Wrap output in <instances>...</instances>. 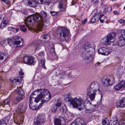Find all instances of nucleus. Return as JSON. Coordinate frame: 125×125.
<instances>
[{
	"instance_id": "nucleus-32",
	"label": "nucleus",
	"mask_w": 125,
	"mask_h": 125,
	"mask_svg": "<svg viewBox=\"0 0 125 125\" xmlns=\"http://www.w3.org/2000/svg\"><path fill=\"white\" fill-rule=\"evenodd\" d=\"M17 91L19 95L22 96H24V91L22 90L21 88L18 89H17Z\"/></svg>"
},
{
	"instance_id": "nucleus-23",
	"label": "nucleus",
	"mask_w": 125,
	"mask_h": 125,
	"mask_svg": "<svg viewBox=\"0 0 125 125\" xmlns=\"http://www.w3.org/2000/svg\"><path fill=\"white\" fill-rule=\"evenodd\" d=\"M64 119L63 117H62L60 118H54V125H62L61 122V119Z\"/></svg>"
},
{
	"instance_id": "nucleus-62",
	"label": "nucleus",
	"mask_w": 125,
	"mask_h": 125,
	"mask_svg": "<svg viewBox=\"0 0 125 125\" xmlns=\"http://www.w3.org/2000/svg\"><path fill=\"white\" fill-rule=\"evenodd\" d=\"M47 0H41V2H42V3H45Z\"/></svg>"
},
{
	"instance_id": "nucleus-12",
	"label": "nucleus",
	"mask_w": 125,
	"mask_h": 125,
	"mask_svg": "<svg viewBox=\"0 0 125 125\" xmlns=\"http://www.w3.org/2000/svg\"><path fill=\"white\" fill-rule=\"evenodd\" d=\"M36 91H38L40 92L41 93L39 94V95L38 97V98L37 99H39V101L41 99L42 100H43V96H44L45 95V93L46 92H48V91L46 89H38L37 90H36Z\"/></svg>"
},
{
	"instance_id": "nucleus-49",
	"label": "nucleus",
	"mask_w": 125,
	"mask_h": 125,
	"mask_svg": "<svg viewBox=\"0 0 125 125\" xmlns=\"http://www.w3.org/2000/svg\"><path fill=\"white\" fill-rule=\"evenodd\" d=\"M24 74V73L22 72L21 70L19 72V74L21 77H23Z\"/></svg>"
},
{
	"instance_id": "nucleus-30",
	"label": "nucleus",
	"mask_w": 125,
	"mask_h": 125,
	"mask_svg": "<svg viewBox=\"0 0 125 125\" xmlns=\"http://www.w3.org/2000/svg\"><path fill=\"white\" fill-rule=\"evenodd\" d=\"M110 122L107 118L103 119L102 121L103 125H109Z\"/></svg>"
},
{
	"instance_id": "nucleus-10",
	"label": "nucleus",
	"mask_w": 125,
	"mask_h": 125,
	"mask_svg": "<svg viewBox=\"0 0 125 125\" xmlns=\"http://www.w3.org/2000/svg\"><path fill=\"white\" fill-rule=\"evenodd\" d=\"M114 83V82H111L109 76H105L103 80L102 84L105 86H111Z\"/></svg>"
},
{
	"instance_id": "nucleus-55",
	"label": "nucleus",
	"mask_w": 125,
	"mask_h": 125,
	"mask_svg": "<svg viewBox=\"0 0 125 125\" xmlns=\"http://www.w3.org/2000/svg\"><path fill=\"white\" fill-rule=\"evenodd\" d=\"M103 15H101L100 16H101V17L103 16ZM107 19V17L106 16L105 17V18L104 19V20H101V19H100V20H100V22H101V23H103L104 22V21L105 20V19Z\"/></svg>"
},
{
	"instance_id": "nucleus-11",
	"label": "nucleus",
	"mask_w": 125,
	"mask_h": 125,
	"mask_svg": "<svg viewBox=\"0 0 125 125\" xmlns=\"http://www.w3.org/2000/svg\"><path fill=\"white\" fill-rule=\"evenodd\" d=\"M98 51L99 54L104 55H108L110 53L109 49L104 47L101 48Z\"/></svg>"
},
{
	"instance_id": "nucleus-9",
	"label": "nucleus",
	"mask_w": 125,
	"mask_h": 125,
	"mask_svg": "<svg viewBox=\"0 0 125 125\" xmlns=\"http://www.w3.org/2000/svg\"><path fill=\"white\" fill-rule=\"evenodd\" d=\"M94 45L93 43H85L83 47L84 49L87 52H91L94 50Z\"/></svg>"
},
{
	"instance_id": "nucleus-58",
	"label": "nucleus",
	"mask_w": 125,
	"mask_h": 125,
	"mask_svg": "<svg viewBox=\"0 0 125 125\" xmlns=\"http://www.w3.org/2000/svg\"><path fill=\"white\" fill-rule=\"evenodd\" d=\"M77 1V0H72L71 5H74L76 3Z\"/></svg>"
},
{
	"instance_id": "nucleus-34",
	"label": "nucleus",
	"mask_w": 125,
	"mask_h": 125,
	"mask_svg": "<svg viewBox=\"0 0 125 125\" xmlns=\"http://www.w3.org/2000/svg\"><path fill=\"white\" fill-rule=\"evenodd\" d=\"M9 44L11 46V45H14V40L13 38L10 39L8 41Z\"/></svg>"
},
{
	"instance_id": "nucleus-21",
	"label": "nucleus",
	"mask_w": 125,
	"mask_h": 125,
	"mask_svg": "<svg viewBox=\"0 0 125 125\" xmlns=\"http://www.w3.org/2000/svg\"><path fill=\"white\" fill-rule=\"evenodd\" d=\"M48 93L47 94H46L44 95L43 96V101L44 102L50 100L51 97V95L50 93L48 92H47Z\"/></svg>"
},
{
	"instance_id": "nucleus-57",
	"label": "nucleus",
	"mask_w": 125,
	"mask_h": 125,
	"mask_svg": "<svg viewBox=\"0 0 125 125\" xmlns=\"http://www.w3.org/2000/svg\"><path fill=\"white\" fill-rule=\"evenodd\" d=\"M35 2H36V3L37 4V3L42 4V2H41V0H36Z\"/></svg>"
},
{
	"instance_id": "nucleus-19",
	"label": "nucleus",
	"mask_w": 125,
	"mask_h": 125,
	"mask_svg": "<svg viewBox=\"0 0 125 125\" xmlns=\"http://www.w3.org/2000/svg\"><path fill=\"white\" fill-rule=\"evenodd\" d=\"M47 45L48 48L50 49L51 52L52 54H53V55H54L56 56L54 52V45L52 43H48Z\"/></svg>"
},
{
	"instance_id": "nucleus-52",
	"label": "nucleus",
	"mask_w": 125,
	"mask_h": 125,
	"mask_svg": "<svg viewBox=\"0 0 125 125\" xmlns=\"http://www.w3.org/2000/svg\"><path fill=\"white\" fill-rule=\"evenodd\" d=\"M20 38V37L18 36H15L13 37V39L14 40H19Z\"/></svg>"
},
{
	"instance_id": "nucleus-15",
	"label": "nucleus",
	"mask_w": 125,
	"mask_h": 125,
	"mask_svg": "<svg viewBox=\"0 0 125 125\" xmlns=\"http://www.w3.org/2000/svg\"><path fill=\"white\" fill-rule=\"evenodd\" d=\"M67 5V0H62L60 1L59 5V8L62 11H64L66 10V9L64 7Z\"/></svg>"
},
{
	"instance_id": "nucleus-3",
	"label": "nucleus",
	"mask_w": 125,
	"mask_h": 125,
	"mask_svg": "<svg viewBox=\"0 0 125 125\" xmlns=\"http://www.w3.org/2000/svg\"><path fill=\"white\" fill-rule=\"evenodd\" d=\"M69 32V30L64 27L58 28L56 31L57 37L59 40L61 41L66 40V38L67 37Z\"/></svg>"
},
{
	"instance_id": "nucleus-35",
	"label": "nucleus",
	"mask_w": 125,
	"mask_h": 125,
	"mask_svg": "<svg viewBox=\"0 0 125 125\" xmlns=\"http://www.w3.org/2000/svg\"><path fill=\"white\" fill-rule=\"evenodd\" d=\"M119 83L122 88H125V81H121Z\"/></svg>"
},
{
	"instance_id": "nucleus-1",
	"label": "nucleus",
	"mask_w": 125,
	"mask_h": 125,
	"mask_svg": "<svg viewBox=\"0 0 125 125\" xmlns=\"http://www.w3.org/2000/svg\"><path fill=\"white\" fill-rule=\"evenodd\" d=\"M48 15L46 12L41 11L37 13L27 17L25 21L26 26L29 30L35 31L41 30L50 25L49 21L46 18Z\"/></svg>"
},
{
	"instance_id": "nucleus-46",
	"label": "nucleus",
	"mask_w": 125,
	"mask_h": 125,
	"mask_svg": "<svg viewBox=\"0 0 125 125\" xmlns=\"http://www.w3.org/2000/svg\"><path fill=\"white\" fill-rule=\"evenodd\" d=\"M0 125H7L3 119L0 120Z\"/></svg>"
},
{
	"instance_id": "nucleus-51",
	"label": "nucleus",
	"mask_w": 125,
	"mask_h": 125,
	"mask_svg": "<svg viewBox=\"0 0 125 125\" xmlns=\"http://www.w3.org/2000/svg\"><path fill=\"white\" fill-rule=\"evenodd\" d=\"M117 123V120H115L111 123V125H116Z\"/></svg>"
},
{
	"instance_id": "nucleus-29",
	"label": "nucleus",
	"mask_w": 125,
	"mask_h": 125,
	"mask_svg": "<svg viewBox=\"0 0 125 125\" xmlns=\"http://www.w3.org/2000/svg\"><path fill=\"white\" fill-rule=\"evenodd\" d=\"M21 81V78L20 77H16L13 78V80L12 81V83L20 82Z\"/></svg>"
},
{
	"instance_id": "nucleus-27",
	"label": "nucleus",
	"mask_w": 125,
	"mask_h": 125,
	"mask_svg": "<svg viewBox=\"0 0 125 125\" xmlns=\"http://www.w3.org/2000/svg\"><path fill=\"white\" fill-rule=\"evenodd\" d=\"M117 105L119 107H125V98H123L120 100V102L117 103Z\"/></svg>"
},
{
	"instance_id": "nucleus-7",
	"label": "nucleus",
	"mask_w": 125,
	"mask_h": 125,
	"mask_svg": "<svg viewBox=\"0 0 125 125\" xmlns=\"http://www.w3.org/2000/svg\"><path fill=\"white\" fill-rule=\"evenodd\" d=\"M46 121L45 118L41 117L40 115H39L35 117L34 121L35 123V125H43Z\"/></svg>"
},
{
	"instance_id": "nucleus-25",
	"label": "nucleus",
	"mask_w": 125,
	"mask_h": 125,
	"mask_svg": "<svg viewBox=\"0 0 125 125\" xmlns=\"http://www.w3.org/2000/svg\"><path fill=\"white\" fill-rule=\"evenodd\" d=\"M27 5L31 7H34L37 6L36 2L31 0L28 1L27 2Z\"/></svg>"
},
{
	"instance_id": "nucleus-63",
	"label": "nucleus",
	"mask_w": 125,
	"mask_h": 125,
	"mask_svg": "<svg viewBox=\"0 0 125 125\" xmlns=\"http://www.w3.org/2000/svg\"><path fill=\"white\" fill-rule=\"evenodd\" d=\"M76 121L75 122H73L70 125H76Z\"/></svg>"
},
{
	"instance_id": "nucleus-4",
	"label": "nucleus",
	"mask_w": 125,
	"mask_h": 125,
	"mask_svg": "<svg viewBox=\"0 0 125 125\" xmlns=\"http://www.w3.org/2000/svg\"><path fill=\"white\" fill-rule=\"evenodd\" d=\"M32 94L30 96L29 101L30 103L29 106V108L31 110H34L37 109L36 106L35 105V103H37L39 101V99H35V97H33Z\"/></svg>"
},
{
	"instance_id": "nucleus-61",
	"label": "nucleus",
	"mask_w": 125,
	"mask_h": 125,
	"mask_svg": "<svg viewBox=\"0 0 125 125\" xmlns=\"http://www.w3.org/2000/svg\"><path fill=\"white\" fill-rule=\"evenodd\" d=\"M13 29H15V28L11 27H9L8 28V30L10 31H11Z\"/></svg>"
},
{
	"instance_id": "nucleus-16",
	"label": "nucleus",
	"mask_w": 125,
	"mask_h": 125,
	"mask_svg": "<svg viewBox=\"0 0 125 125\" xmlns=\"http://www.w3.org/2000/svg\"><path fill=\"white\" fill-rule=\"evenodd\" d=\"M76 123L77 125H87V122L84 119L79 118L76 119Z\"/></svg>"
},
{
	"instance_id": "nucleus-43",
	"label": "nucleus",
	"mask_w": 125,
	"mask_h": 125,
	"mask_svg": "<svg viewBox=\"0 0 125 125\" xmlns=\"http://www.w3.org/2000/svg\"><path fill=\"white\" fill-rule=\"evenodd\" d=\"M3 59H5V61H6L8 58L9 57V55L8 54L6 53H5L3 52Z\"/></svg>"
},
{
	"instance_id": "nucleus-28",
	"label": "nucleus",
	"mask_w": 125,
	"mask_h": 125,
	"mask_svg": "<svg viewBox=\"0 0 125 125\" xmlns=\"http://www.w3.org/2000/svg\"><path fill=\"white\" fill-rule=\"evenodd\" d=\"M101 16H99L98 17L97 16H96L94 17H93L91 19V22L92 23H93L98 21L100 19Z\"/></svg>"
},
{
	"instance_id": "nucleus-6",
	"label": "nucleus",
	"mask_w": 125,
	"mask_h": 125,
	"mask_svg": "<svg viewBox=\"0 0 125 125\" xmlns=\"http://www.w3.org/2000/svg\"><path fill=\"white\" fill-rule=\"evenodd\" d=\"M119 40L117 42L115 45L119 47L125 46V30L123 31L122 34L119 37Z\"/></svg>"
},
{
	"instance_id": "nucleus-47",
	"label": "nucleus",
	"mask_w": 125,
	"mask_h": 125,
	"mask_svg": "<svg viewBox=\"0 0 125 125\" xmlns=\"http://www.w3.org/2000/svg\"><path fill=\"white\" fill-rule=\"evenodd\" d=\"M21 42L19 40H14V45H19L20 44Z\"/></svg>"
},
{
	"instance_id": "nucleus-37",
	"label": "nucleus",
	"mask_w": 125,
	"mask_h": 125,
	"mask_svg": "<svg viewBox=\"0 0 125 125\" xmlns=\"http://www.w3.org/2000/svg\"><path fill=\"white\" fill-rule=\"evenodd\" d=\"M61 104V99H59L56 102L55 105L57 106L60 107Z\"/></svg>"
},
{
	"instance_id": "nucleus-8",
	"label": "nucleus",
	"mask_w": 125,
	"mask_h": 125,
	"mask_svg": "<svg viewBox=\"0 0 125 125\" xmlns=\"http://www.w3.org/2000/svg\"><path fill=\"white\" fill-rule=\"evenodd\" d=\"M34 59L33 57L26 56L23 57V62L28 65L33 64L36 62Z\"/></svg>"
},
{
	"instance_id": "nucleus-41",
	"label": "nucleus",
	"mask_w": 125,
	"mask_h": 125,
	"mask_svg": "<svg viewBox=\"0 0 125 125\" xmlns=\"http://www.w3.org/2000/svg\"><path fill=\"white\" fill-rule=\"evenodd\" d=\"M21 118V117H16L14 118V122L15 123L17 124L18 121H19L20 119Z\"/></svg>"
},
{
	"instance_id": "nucleus-14",
	"label": "nucleus",
	"mask_w": 125,
	"mask_h": 125,
	"mask_svg": "<svg viewBox=\"0 0 125 125\" xmlns=\"http://www.w3.org/2000/svg\"><path fill=\"white\" fill-rule=\"evenodd\" d=\"M99 89L98 84L97 83H93L91 84L90 87L88 91L93 92H96Z\"/></svg>"
},
{
	"instance_id": "nucleus-64",
	"label": "nucleus",
	"mask_w": 125,
	"mask_h": 125,
	"mask_svg": "<svg viewBox=\"0 0 125 125\" xmlns=\"http://www.w3.org/2000/svg\"><path fill=\"white\" fill-rule=\"evenodd\" d=\"M19 30V28H16V32H18Z\"/></svg>"
},
{
	"instance_id": "nucleus-13",
	"label": "nucleus",
	"mask_w": 125,
	"mask_h": 125,
	"mask_svg": "<svg viewBox=\"0 0 125 125\" xmlns=\"http://www.w3.org/2000/svg\"><path fill=\"white\" fill-rule=\"evenodd\" d=\"M41 43L36 40L34 41L31 44V47L33 48L35 50L39 49L41 47Z\"/></svg>"
},
{
	"instance_id": "nucleus-60",
	"label": "nucleus",
	"mask_w": 125,
	"mask_h": 125,
	"mask_svg": "<svg viewBox=\"0 0 125 125\" xmlns=\"http://www.w3.org/2000/svg\"><path fill=\"white\" fill-rule=\"evenodd\" d=\"M6 4H9L10 3V1L9 0H5L4 2Z\"/></svg>"
},
{
	"instance_id": "nucleus-59",
	"label": "nucleus",
	"mask_w": 125,
	"mask_h": 125,
	"mask_svg": "<svg viewBox=\"0 0 125 125\" xmlns=\"http://www.w3.org/2000/svg\"><path fill=\"white\" fill-rule=\"evenodd\" d=\"M113 13L115 15H119V13L117 11L115 10L113 12Z\"/></svg>"
},
{
	"instance_id": "nucleus-48",
	"label": "nucleus",
	"mask_w": 125,
	"mask_h": 125,
	"mask_svg": "<svg viewBox=\"0 0 125 125\" xmlns=\"http://www.w3.org/2000/svg\"><path fill=\"white\" fill-rule=\"evenodd\" d=\"M84 60L85 61H87L89 59V55H85L84 56Z\"/></svg>"
},
{
	"instance_id": "nucleus-26",
	"label": "nucleus",
	"mask_w": 125,
	"mask_h": 125,
	"mask_svg": "<svg viewBox=\"0 0 125 125\" xmlns=\"http://www.w3.org/2000/svg\"><path fill=\"white\" fill-rule=\"evenodd\" d=\"M104 11L105 13L108 12H110L112 10V8L111 7L110 5H107L105 6L104 9Z\"/></svg>"
},
{
	"instance_id": "nucleus-22",
	"label": "nucleus",
	"mask_w": 125,
	"mask_h": 125,
	"mask_svg": "<svg viewBox=\"0 0 125 125\" xmlns=\"http://www.w3.org/2000/svg\"><path fill=\"white\" fill-rule=\"evenodd\" d=\"M43 38V42L46 43L48 42L50 40V37L49 35L47 34H44L42 36Z\"/></svg>"
},
{
	"instance_id": "nucleus-31",
	"label": "nucleus",
	"mask_w": 125,
	"mask_h": 125,
	"mask_svg": "<svg viewBox=\"0 0 125 125\" xmlns=\"http://www.w3.org/2000/svg\"><path fill=\"white\" fill-rule=\"evenodd\" d=\"M24 97V96L19 95L15 99V100L16 102H19L20 101L23 99Z\"/></svg>"
},
{
	"instance_id": "nucleus-45",
	"label": "nucleus",
	"mask_w": 125,
	"mask_h": 125,
	"mask_svg": "<svg viewBox=\"0 0 125 125\" xmlns=\"http://www.w3.org/2000/svg\"><path fill=\"white\" fill-rule=\"evenodd\" d=\"M59 107H58V106H57L56 105H55L53 107V109H52V111L53 112H56L57 111V109L58 108H59Z\"/></svg>"
},
{
	"instance_id": "nucleus-36",
	"label": "nucleus",
	"mask_w": 125,
	"mask_h": 125,
	"mask_svg": "<svg viewBox=\"0 0 125 125\" xmlns=\"http://www.w3.org/2000/svg\"><path fill=\"white\" fill-rule=\"evenodd\" d=\"M20 29L22 31H25L27 30V29L26 26L24 25H23L20 26Z\"/></svg>"
},
{
	"instance_id": "nucleus-2",
	"label": "nucleus",
	"mask_w": 125,
	"mask_h": 125,
	"mask_svg": "<svg viewBox=\"0 0 125 125\" xmlns=\"http://www.w3.org/2000/svg\"><path fill=\"white\" fill-rule=\"evenodd\" d=\"M64 100L66 102H70L73 107L78 108L81 106L84 103V100L81 97L77 98V97L73 98L71 96V93H69L64 96Z\"/></svg>"
},
{
	"instance_id": "nucleus-18",
	"label": "nucleus",
	"mask_w": 125,
	"mask_h": 125,
	"mask_svg": "<svg viewBox=\"0 0 125 125\" xmlns=\"http://www.w3.org/2000/svg\"><path fill=\"white\" fill-rule=\"evenodd\" d=\"M96 92L88 91L87 96H88L91 101H94L96 95Z\"/></svg>"
},
{
	"instance_id": "nucleus-53",
	"label": "nucleus",
	"mask_w": 125,
	"mask_h": 125,
	"mask_svg": "<svg viewBox=\"0 0 125 125\" xmlns=\"http://www.w3.org/2000/svg\"><path fill=\"white\" fill-rule=\"evenodd\" d=\"M118 22L119 23H125V20H124L121 19L118 21Z\"/></svg>"
},
{
	"instance_id": "nucleus-5",
	"label": "nucleus",
	"mask_w": 125,
	"mask_h": 125,
	"mask_svg": "<svg viewBox=\"0 0 125 125\" xmlns=\"http://www.w3.org/2000/svg\"><path fill=\"white\" fill-rule=\"evenodd\" d=\"M116 34L111 32L107 36L106 39L104 40V43L106 45L110 44L111 42H113L115 41L114 38L115 37Z\"/></svg>"
},
{
	"instance_id": "nucleus-17",
	"label": "nucleus",
	"mask_w": 125,
	"mask_h": 125,
	"mask_svg": "<svg viewBox=\"0 0 125 125\" xmlns=\"http://www.w3.org/2000/svg\"><path fill=\"white\" fill-rule=\"evenodd\" d=\"M8 19L6 17H4L0 24V28L1 29L3 28L8 24Z\"/></svg>"
},
{
	"instance_id": "nucleus-39",
	"label": "nucleus",
	"mask_w": 125,
	"mask_h": 125,
	"mask_svg": "<svg viewBox=\"0 0 125 125\" xmlns=\"http://www.w3.org/2000/svg\"><path fill=\"white\" fill-rule=\"evenodd\" d=\"M60 111L63 113H65L67 111L66 108L65 106H64L61 108Z\"/></svg>"
},
{
	"instance_id": "nucleus-56",
	"label": "nucleus",
	"mask_w": 125,
	"mask_h": 125,
	"mask_svg": "<svg viewBox=\"0 0 125 125\" xmlns=\"http://www.w3.org/2000/svg\"><path fill=\"white\" fill-rule=\"evenodd\" d=\"M87 19H85L82 21V23L84 25L87 22Z\"/></svg>"
},
{
	"instance_id": "nucleus-24",
	"label": "nucleus",
	"mask_w": 125,
	"mask_h": 125,
	"mask_svg": "<svg viewBox=\"0 0 125 125\" xmlns=\"http://www.w3.org/2000/svg\"><path fill=\"white\" fill-rule=\"evenodd\" d=\"M10 100L9 99H6L4 100L3 102H1V103L2 106L3 105L5 104L8 105V106H9V108L8 109V111H9L11 110V108L10 107V105L9 104L10 103Z\"/></svg>"
},
{
	"instance_id": "nucleus-20",
	"label": "nucleus",
	"mask_w": 125,
	"mask_h": 125,
	"mask_svg": "<svg viewBox=\"0 0 125 125\" xmlns=\"http://www.w3.org/2000/svg\"><path fill=\"white\" fill-rule=\"evenodd\" d=\"M26 109V107L24 106L22 104L20 103L18 105L17 110L19 112L22 113L24 112Z\"/></svg>"
},
{
	"instance_id": "nucleus-50",
	"label": "nucleus",
	"mask_w": 125,
	"mask_h": 125,
	"mask_svg": "<svg viewBox=\"0 0 125 125\" xmlns=\"http://www.w3.org/2000/svg\"><path fill=\"white\" fill-rule=\"evenodd\" d=\"M3 52H0V60H2L3 59Z\"/></svg>"
},
{
	"instance_id": "nucleus-44",
	"label": "nucleus",
	"mask_w": 125,
	"mask_h": 125,
	"mask_svg": "<svg viewBox=\"0 0 125 125\" xmlns=\"http://www.w3.org/2000/svg\"><path fill=\"white\" fill-rule=\"evenodd\" d=\"M96 105H91V107L89 108V110L93 111L95 109V107L96 106Z\"/></svg>"
},
{
	"instance_id": "nucleus-40",
	"label": "nucleus",
	"mask_w": 125,
	"mask_h": 125,
	"mask_svg": "<svg viewBox=\"0 0 125 125\" xmlns=\"http://www.w3.org/2000/svg\"><path fill=\"white\" fill-rule=\"evenodd\" d=\"M114 89L116 90H119L122 88L119 83L117 85L115 86L114 87Z\"/></svg>"
},
{
	"instance_id": "nucleus-38",
	"label": "nucleus",
	"mask_w": 125,
	"mask_h": 125,
	"mask_svg": "<svg viewBox=\"0 0 125 125\" xmlns=\"http://www.w3.org/2000/svg\"><path fill=\"white\" fill-rule=\"evenodd\" d=\"M45 60L44 59H42L41 60V62L40 63L41 64V66L44 69L46 68V67L45 65Z\"/></svg>"
},
{
	"instance_id": "nucleus-42",
	"label": "nucleus",
	"mask_w": 125,
	"mask_h": 125,
	"mask_svg": "<svg viewBox=\"0 0 125 125\" xmlns=\"http://www.w3.org/2000/svg\"><path fill=\"white\" fill-rule=\"evenodd\" d=\"M58 12H56L55 11H51L50 13L52 15V16H56L57 15Z\"/></svg>"
},
{
	"instance_id": "nucleus-54",
	"label": "nucleus",
	"mask_w": 125,
	"mask_h": 125,
	"mask_svg": "<svg viewBox=\"0 0 125 125\" xmlns=\"http://www.w3.org/2000/svg\"><path fill=\"white\" fill-rule=\"evenodd\" d=\"M23 123V121L21 120V119H20L19 120V121H18V123H17L16 124L19 125H21Z\"/></svg>"
},
{
	"instance_id": "nucleus-33",
	"label": "nucleus",
	"mask_w": 125,
	"mask_h": 125,
	"mask_svg": "<svg viewBox=\"0 0 125 125\" xmlns=\"http://www.w3.org/2000/svg\"><path fill=\"white\" fill-rule=\"evenodd\" d=\"M120 125H125V116H123L121 121L119 122Z\"/></svg>"
}]
</instances>
